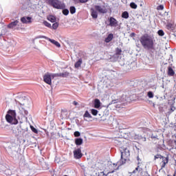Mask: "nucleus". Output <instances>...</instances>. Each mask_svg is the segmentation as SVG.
Listing matches in <instances>:
<instances>
[{
  "mask_svg": "<svg viewBox=\"0 0 176 176\" xmlns=\"http://www.w3.org/2000/svg\"><path fill=\"white\" fill-rule=\"evenodd\" d=\"M82 156L83 154H82V150H80V148H77L74 151V157L75 159H81Z\"/></svg>",
  "mask_w": 176,
  "mask_h": 176,
  "instance_id": "nucleus-10",
  "label": "nucleus"
},
{
  "mask_svg": "<svg viewBox=\"0 0 176 176\" xmlns=\"http://www.w3.org/2000/svg\"><path fill=\"white\" fill-rule=\"evenodd\" d=\"M1 36H2V34H0V38H1Z\"/></svg>",
  "mask_w": 176,
  "mask_h": 176,
  "instance_id": "nucleus-53",
  "label": "nucleus"
},
{
  "mask_svg": "<svg viewBox=\"0 0 176 176\" xmlns=\"http://www.w3.org/2000/svg\"><path fill=\"white\" fill-rule=\"evenodd\" d=\"M73 104H74L75 106H76V105H78V102H76V101H74V102H73Z\"/></svg>",
  "mask_w": 176,
  "mask_h": 176,
  "instance_id": "nucleus-52",
  "label": "nucleus"
},
{
  "mask_svg": "<svg viewBox=\"0 0 176 176\" xmlns=\"http://www.w3.org/2000/svg\"><path fill=\"white\" fill-rule=\"evenodd\" d=\"M22 111H23V115H25L26 116L28 115V111L24 109V108H22Z\"/></svg>",
  "mask_w": 176,
  "mask_h": 176,
  "instance_id": "nucleus-46",
  "label": "nucleus"
},
{
  "mask_svg": "<svg viewBox=\"0 0 176 176\" xmlns=\"http://www.w3.org/2000/svg\"><path fill=\"white\" fill-rule=\"evenodd\" d=\"M114 144L116 145H122V141H120L119 139L114 140Z\"/></svg>",
  "mask_w": 176,
  "mask_h": 176,
  "instance_id": "nucleus-38",
  "label": "nucleus"
},
{
  "mask_svg": "<svg viewBox=\"0 0 176 176\" xmlns=\"http://www.w3.org/2000/svg\"><path fill=\"white\" fill-rule=\"evenodd\" d=\"M75 144L79 146L83 144V139L82 138H77L75 139Z\"/></svg>",
  "mask_w": 176,
  "mask_h": 176,
  "instance_id": "nucleus-17",
  "label": "nucleus"
},
{
  "mask_svg": "<svg viewBox=\"0 0 176 176\" xmlns=\"http://www.w3.org/2000/svg\"><path fill=\"white\" fill-rule=\"evenodd\" d=\"M135 140H140V141L145 142V141H146V138H145V136H142V135L138 134L135 135Z\"/></svg>",
  "mask_w": 176,
  "mask_h": 176,
  "instance_id": "nucleus-15",
  "label": "nucleus"
},
{
  "mask_svg": "<svg viewBox=\"0 0 176 176\" xmlns=\"http://www.w3.org/2000/svg\"><path fill=\"white\" fill-rule=\"evenodd\" d=\"M47 20L51 23H56L57 19L53 15H50L49 16H47Z\"/></svg>",
  "mask_w": 176,
  "mask_h": 176,
  "instance_id": "nucleus-21",
  "label": "nucleus"
},
{
  "mask_svg": "<svg viewBox=\"0 0 176 176\" xmlns=\"http://www.w3.org/2000/svg\"><path fill=\"white\" fill-rule=\"evenodd\" d=\"M162 157H163V156H162V155L157 154L154 156V160H156L157 159H162Z\"/></svg>",
  "mask_w": 176,
  "mask_h": 176,
  "instance_id": "nucleus-41",
  "label": "nucleus"
},
{
  "mask_svg": "<svg viewBox=\"0 0 176 176\" xmlns=\"http://www.w3.org/2000/svg\"><path fill=\"white\" fill-rule=\"evenodd\" d=\"M143 49L147 50L151 54L155 53V36L145 33L139 39Z\"/></svg>",
  "mask_w": 176,
  "mask_h": 176,
  "instance_id": "nucleus-1",
  "label": "nucleus"
},
{
  "mask_svg": "<svg viewBox=\"0 0 176 176\" xmlns=\"http://www.w3.org/2000/svg\"><path fill=\"white\" fill-rule=\"evenodd\" d=\"M58 77L63 78V73H58Z\"/></svg>",
  "mask_w": 176,
  "mask_h": 176,
  "instance_id": "nucleus-51",
  "label": "nucleus"
},
{
  "mask_svg": "<svg viewBox=\"0 0 176 176\" xmlns=\"http://www.w3.org/2000/svg\"><path fill=\"white\" fill-rule=\"evenodd\" d=\"M82 58L78 59V60L74 65L75 68H79V67L82 65Z\"/></svg>",
  "mask_w": 176,
  "mask_h": 176,
  "instance_id": "nucleus-25",
  "label": "nucleus"
},
{
  "mask_svg": "<svg viewBox=\"0 0 176 176\" xmlns=\"http://www.w3.org/2000/svg\"><path fill=\"white\" fill-rule=\"evenodd\" d=\"M17 24H19V21L15 20V21L10 23L7 27H8V28L13 29V28H14V27H16V25H17Z\"/></svg>",
  "mask_w": 176,
  "mask_h": 176,
  "instance_id": "nucleus-14",
  "label": "nucleus"
},
{
  "mask_svg": "<svg viewBox=\"0 0 176 176\" xmlns=\"http://www.w3.org/2000/svg\"><path fill=\"white\" fill-rule=\"evenodd\" d=\"M116 54H117V56H120V54H122V50L120 48H117L116 50Z\"/></svg>",
  "mask_w": 176,
  "mask_h": 176,
  "instance_id": "nucleus-39",
  "label": "nucleus"
},
{
  "mask_svg": "<svg viewBox=\"0 0 176 176\" xmlns=\"http://www.w3.org/2000/svg\"><path fill=\"white\" fill-rule=\"evenodd\" d=\"M130 157V150L124 148V151H121V159L117 162L118 166H123L129 160Z\"/></svg>",
  "mask_w": 176,
  "mask_h": 176,
  "instance_id": "nucleus-6",
  "label": "nucleus"
},
{
  "mask_svg": "<svg viewBox=\"0 0 176 176\" xmlns=\"http://www.w3.org/2000/svg\"><path fill=\"white\" fill-rule=\"evenodd\" d=\"M164 9V6L162 4L157 7V10H163Z\"/></svg>",
  "mask_w": 176,
  "mask_h": 176,
  "instance_id": "nucleus-42",
  "label": "nucleus"
},
{
  "mask_svg": "<svg viewBox=\"0 0 176 176\" xmlns=\"http://www.w3.org/2000/svg\"><path fill=\"white\" fill-rule=\"evenodd\" d=\"M136 173H142V168H140V166H138L135 170H133L131 174H135Z\"/></svg>",
  "mask_w": 176,
  "mask_h": 176,
  "instance_id": "nucleus-23",
  "label": "nucleus"
},
{
  "mask_svg": "<svg viewBox=\"0 0 176 176\" xmlns=\"http://www.w3.org/2000/svg\"><path fill=\"white\" fill-rule=\"evenodd\" d=\"M166 28L168 30H173V23H168L166 25Z\"/></svg>",
  "mask_w": 176,
  "mask_h": 176,
  "instance_id": "nucleus-34",
  "label": "nucleus"
},
{
  "mask_svg": "<svg viewBox=\"0 0 176 176\" xmlns=\"http://www.w3.org/2000/svg\"><path fill=\"white\" fill-rule=\"evenodd\" d=\"M136 159L138 160V165H140V156L138 155Z\"/></svg>",
  "mask_w": 176,
  "mask_h": 176,
  "instance_id": "nucleus-50",
  "label": "nucleus"
},
{
  "mask_svg": "<svg viewBox=\"0 0 176 176\" xmlns=\"http://www.w3.org/2000/svg\"><path fill=\"white\" fill-rule=\"evenodd\" d=\"M107 12L108 10L107 8H105V6H103L102 7L100 6H95V9L91 8V16L92 19H97L98 17V13L105 14V13H107Z\"/></svg>",
  "mask_w": 176,
  "mask_h": 176,
  "instance_id": "nucleus-3",
  "label": "nucleus"
},
{
  "mask_svg": "<svg viewBox=\"0 0 176 176\" xmlns=\"http://www.w3.org/2000/svg\"><path fill=\"white\" fill-rule=\"evenodd\" d=\"M113 173V171H112V172H109V173H107V174H105L104 172H100V173H99V175L98 176H112V173Z\"/></svg>",
  "mask_w": 176,
  "mask_h": 176,
  "instance_id": "nucleus-29",
  "label": "nucleus"
},
{
  "mask_svg": "<svg viewBox=\"0 0 176 176\" xmlns=\"http://www.w3.org/2000/svg\"><path fill=\"white\" fill-rule=\"evenodd\" d=\"M69 12L71 14H75L76 13V8L75 6H72L69 7Z\"/></svg>",
  "mask_w": 176,
  "mask_h": 176,
  "instance_id": "nucleus-24",
  "label": "nucleus"
},
{
  "mask_svg": "<svg viewBox=\"0 0 176 176\" xmlns=\"http://www.w3.org/2000/svg\"><path fill=\"white\" fill-rule=\"evenodd\" d=\"M91 113L94 116H97V115H98V110H97L96 109H91Z\"/></svg>",
  "mask_w": 176,
  "mask_h": 176,
  "instance_id": "nucleus-28",
  "label": "nucleus"
},
{
  "mask_svg": "<svg viewBox=\"0 0 176 176\" xmlns=\"http://www.w3.org/2000/svg\"><path fill=\"white\" fill-rule=\"evenodd\" d=\"M30 129L33 133H34L35 134H38V129H36L35 127H34L33 126H30Z\"/></svg>",
  "mask_w": 176,
  "mask_h": 176,
  "instance_id": "nucleus-37",
  "label": "nucleus"
},
{
  "mask_svg": "<svg viewBox=\"0 0 176 176\" xmlns=\"http://www.w3.org/2000/svg\"><path fill=\"white\" fill-rule=\"evenodd\" d=\"M130 6H131V8L132 9H137V8H138L137 4H135V3H134V2H131V3H130Z\"/></svg>",
  "mask_w": 176,
  "mask_h": 176,
  "instance_id": "nucleus-35",
  "label": "nucleus"
},
{
  "mask_svg": "<svg viewBox=\"0 0 176 176\" xmlns=\"http://www.w3.org/2000/svg\"><path fill=\"white\" fill-rule=\"evenodd\" d=\"M51 77L53 78H58V73L51 74Z\"/></svg>",
  "mask_w": 176,
  "mask_h": 176,
  "instance_id": "nucleus-45",
  "label": "nucleus"
},
{
  "mask_svg": "<svg viewBox=\"0 0 176 176\" xmlns=\"http://www.w3.org/2000/svg\"><path fill=\"white\" fill-rule=\"evenodd\" d=\"M80 3H86V2H89V0H78Z\"/></svg>",
  "mask_w": 176,
  "mask_h": 176,
  "instance_id": "nucleus-47",
  "label": "nucleus"
},
{
  "mask_svg": "<svg viewBox=\"0 0 176 176\" xmlns=\"http://www.w3.org/2000/svg\"><path fill=\"white\" fill-rule=\"evenodd\" d=\"M45 1L54 9H65V3L60 0H45Z\"/></svg>",
  "mask_w": 176,
  "mask_h": 176,
  "instance_id": "nucleus-5",
  "label": "nucleus"
},
{
  "mask_svg": "<svg viewBox=\"0 0 176 176\" xmlns=\"http://www.w3.org/2000/svg\"><path fill=\"white\" fill-rule=\"evenodd\" d=\"M38 38H43V39H49V38L45 36H38Z\"/></svg>",
  "mask_w": 176,
  "mask_h": 176,
  "instance_id": "nucleus-48",
  "label": "nucleus"
},
{
  "mask_svg": "<svg viewBox=\"0 0 176 176\" xmlns=\"http://www.w3.org/2000/svg\"><path fill=\"white\" fill-rule=\"evenodd\" d=\"M175 72L173 69V67H168V76H174Z\"/></svg>",
  "mask_w": 176,
  "mask_h": 176,
  "instance_id": "nucleus-20",
  "label": "nucleus"
},
{
  "mask_svg": "<svg viewBox=\"0 0 176 176\" xmlns=\"http://www.w3.org/2000/svg\"><path fill=\"white\" fill-rule=\"evenodd\" d=\"M113 39V34L111 33L108 34L107 37L105 38L104 42H106V43H109V42H111V41H112Z\"/></svg>",
  "mask_w": 176,
  "mask_h": 176,
  "instance_id": "nucleus-16",
  "label": "nucleus"
},
{
  "mask_svg": "<svg viewBox=\"0 0 176 176\" xmlns=\"http://www.w3.org/2000/svg\"><path fill=\"white\" fill-rule=\"evenodd\" d=\"M101 107V101L99 100V99H95L94 100V108L98 109Z\"/></svg>",
  "mask_w": 176,
  "mask_h": 176,
  "instance_id": "nucleus-18",
  "label": "nucleus"
},
{
  "mask_svg": "<svg viewBox=\"0 0 176 176\" xmlns=\"http://www.w3.org/2000/svg\"><path fill=\"white\" fill-rule=\"evenodd\" d=\"M21 21L23 24H31L32 23V17L23 16L21 18Z\"/></svg>",
  "mask_w": 176,
  "mask_h": 176,
  "instance_id": "nucleus-9",
  "label": "nucleus"
},
{
  "mask_svg": "<svg viewBox=\"0 0 176 176\" xmlns=\"http://www.w3.org/2000/svg\"><path fill=\"white\" fill-rule=\"evenodd\" d=\"M131 99L127 95L122 94L119 99L113 100L109 105H112V104H118L116 106V108H123V105L127 104V102H130Z\"/></svg>",
  "mask_w": 176,
  "mask_h": 176,
  "instance_id": "nucleus-2",
  "label": "nucleus"
},
{
  "mask_svg": "<svg viewBox=\"0 0 176 176\" xmlns=\"http://www.w3.org/2000/svg\"><path fill=\"white\" fill-rule=\"evenodd\" d=\"M74 137H80V132L75 131L74 132Z\"/></svg>",
  "mask_w": 176,
  "mask_h": 176,
  "instance_id": "nucleus-44",
  "label": "nucleus"
},
{
  "mask_svg": "<svg viewBox=\"0 0 176 176\" xmlns=\"http://www.w3.org/2000/svg\"><path fill=\"white\" fill-rule=\"evenodd\" d=\"M161 159H162V163H163L161 166V168H164L167 163H168V156L167 157L162 156Z\"/></svg>",
  "mask_w": 176,
  "mask_h": 176,
  "instance_id": "nucleus-13",
  "label": "nucleus"
},
{
  "mask_svg": "<svg viewBox=\"0 0 176 176\" xmlns=\"http://www.w3.org/2000/svg\"><path fill=\"white\" fill-rule=\"evenodd\" d=\"M48 39L50 42H51V43H53V45H55L56 47H61V45L60 44V43H58V41H56V40L51 39V38H48Z\"/></svg>",
  "mask_w": 176,
  "mask_h": 176,
  "instance_id": "nucleus-19",
  "label": "nucleus"
},
{
  "mask_svg": "<svg viewBox=\"0 0 176 176\" xmlns=\"http://www.w3.org/2000/svg\"><path fill=\"white\" fill-rule=\"evenodd\" d=\"M157 34L159 36H164V31H163V30H159Z\"/></svg>",
  "mask_w": 176,
  "mask_h": 176,
  "instance_id": "nucleus-33",
  "label": "nucleus"
},
{
  "mask_svg": "<svg viewBox=\"0 0 176 176\" xmlns=\"http://www.w3.org/2000/svg\"><path fill=\"white\" fill-rule=\"evenodd\" d=\"M109 25L110 27H117L118 25V20H116V19L111 16L110 18H109Z\"/></svg>",
  "mask_w": 176,
  "mask_h": 176,
  "instance_id": "nucleus-11",
  "label": "nucleus"
},
{
  "mask_svg": "<svg viewBox=\"0 0 176 176\" xmlns=\"http://www.w3.org/2000/svg\"><path fill=\"white\" fill-rule=\"evenodd\" d=\"M122 18L126 19H129V12L127 11L123 12L122 14Z\"/></svg>",
  "mask_w": 176,
  "mask_h": 176,
  "instance_id": "nucleus-27",
  "label": "nucleus"
},
{
  "mask_svg": "<svg viewBox=\"0 0 176 176\" xmlns=\"http://www.w3.org/2000/svg\"><path fill=\"white\" fill-rule=\"evenodd\" d=\"M67 76H69V72H65L62 73V78H67Z\"/></svg>",
  "mask_w": 176,
  "mask_h": 176,
  "instance_id": "nucleus-36",
  "label": "nucleus"
},
{
  "mask_svg": "<svg viewBox=\"0 0 176 176\" xmlns=\"http://www.w3.org/2000/svg\"><path fill=\"white\" fill-rule=\"evenodd\" d=\"M52 28V30H57V28H58V23L55 22L54 23H53Z\"/></svg>",
  "mask_w": 176,
  "mask_h": 176,
  "instance_id": "nucleus-32",
  "label": "nucleus"
},
{
  "mask_svg": "<svg viewBox=\"0 0 176 176\" xmlns=\"http://www.w3.org/2000/svg\"><path fill=\"white\" fill-rule=\"evenodd\" d=\"M43 24L45 27H47V28H52V24H50V23L47 22V21H44Z\"/></svg>",
  "mask_w": 176,
  "mask_h": 176,
  "instance_id": "nucleus-31",
  "label": "nucleus"
},
{
  "mask_svg": "<svg viewBox=\"0 0 176 176\" xmlns=\"http://www.w3.org/2000/svg\"><path fill=\"white\" fill-rule=\"evenodd\" d=\"M16 110L9 109L6 115V120L10 124H17L19 120L16 118Z\"/></svg>",
  "mask_w": 176,
  "mask_h": 176,
  "instance_id": "nucleus-4",
  "label": "nucleus"
},
{
  "mask_svg": "<svg viewBox=\"0 0 176 176\" xmlns=\"http://www.w3.org/2000/svg\"><path fill=\"white\" fill-rule=\"evenodd\" d=\"M129 36H130L131 38H134V36H135V32L131 33L130 35H129Z\"/></svg>",
  "mask_w": 176,
  "mask_h": 176,
  "instance_id": "nucleus-49",
  "label": "nucleus"
},
{
  "mask_svg": "<svg viewBox=\"0 0 176 176\" xmlns=\"http://www.w3.org/2000/svg\"><path fill=\"white\" fill-rule=\"evenodd\" d=\"M151 138H152V140H157V135L153 133L151 136Z\"/></svg>",
  "mask_w": 176,
  "mask_h": 176,
  "instance_id": "nucleus-43",
  "label": "nucleus"
},
{
  "mask_svg": "<svg viewBox=\"0 0 176 176\" xmlns=\"http://www.w3.org/2000/svg\"><path fill=\"white\" fill-rule=\"evenodd\" d=\"M27 131L25 129H21V127H18L16 130L15 131V135L18 138H23L24 137V133Z\"/></svg>",
  "mask_w": 176,
  "mask_h": 176,
  "instance_id": "nucleus-7",
  "label": "nucleus"
},
{
  "mask_svg": "<svg viewBox=\"0 0 176 176\" xmlns=\"http://www.w3.org/2000/svg\"><path fill=\"white\" fill-rule=\"evenodd\" d=\"M174 111H175V107H174L173 105H171L168 111V115H171V113H173Z\"/></svg>",
  "mask_w": 176,
  "mask_h": 176,
  "instance_id": "nucleus-30",
  "label": "nucleus"
},
{
  "mask_svg": "<svg viewBox=\"0 0 176 176\" xmlns=\"http://www.w3.org/2000/svg\"><path fill=\"white\" fill-rule=\"evenodd\" d=\"M60 10L62 11L63 14H64V16H68V14H69V10L67 9V8H63V9H60Z\"/></svg>",
  "mask_w": 176,
  "mask_h": 176,
  "instance_id": "nucleus-26",
  "label": "nucleus"
},
{
  "mask_svg": "<svg viewBox=\"0 0 176 176\" xmlns=\"http://www.w3.org/2000/svg\"><path fill=\"white\" fill-rule=\"evenodd\" d=\"M83 118L84 119L87 118L88 119H91L93 118V116H91V114H90V113H89V111H85L84 115H83Z\"/></svg>",
  "mask_w": 176,
  "mask_h": 176,
  "instance_id": "nucleus-22",
  "label": "nucleus"
},
{
  "mask_svg": "<svg viewBox=\"0 0 176 176\" xmlns=\"http://www.w3.org/2000/svg\"><path fill=\"white\" fill-rule=\"evenodd\" d=\"M6 174H8V176H23L21 174V172L20 173H18L17 171H14V173H12V170H6Z\"/></svg>",
  "mask_w": 176,
  "mask_h": 176,
  "instance_id": "nucleus-12",
  "label": "nucleus"
},
{
  "mask_svg": "<svg viewBox=\"0 0 176 176\" xmlns=\"http://www.w3.org/2000/svg\"><path fill=\"white\" fill-rule=\"evenodd\" d=\"M147 96H148V98H153V92H152V91H148V93H147Z\"/></svg>",
  "mask_w": 176,
  "mask_h": 176,
  "instance_id": "nucleus-40",
  "label": "nucleus"
},
{
  "mask_svg": "<svg viewBox=\"0 0 176 176\" xmlns=\"http://www.w3.org/2000/svg\"><path fill=\"white\" fill-rule=\"evenodd\" d=\"M43 80L47 85H52V74L47 73L43 76Z\"/></svg>",
  "mask_w": 176,
  "mask_h": 176,
  "instance_id": "nucleus-8",
  "label": "nucleus"
}]
</instances>
